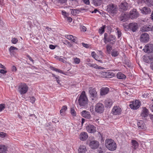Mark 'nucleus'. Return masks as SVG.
Here are the masks:
<instances>
[{
  "label": "nucleus",
  "mask_w": 153,
  "mask_h": 153,
  "mask_svg": "<svg viewBox=\"0 0 153 153\" xmlns=\"http://www.w3.org/2000/svg\"><path fill=\"white\" fill-rule=\"evenodd\" d=\"M109 91V88L107 87H102L100 89V95L101 96L105 95Z\"/></svg>",
  "instance_id": "obj_23"
},
{
  "label": "nucleus",
  "mask_w": 153,
  "mask_h": 153,
  "mask_svg": "<svg viewBox=\"0 0 153 153\" xmlns=\"http://www.w3.org/2000/svg\"><path fill=\"white\" fill-rule=\"evenodd\" d=\"M106 27V25H103L100 28L99 30V32L100 34H102L104 33L105 28Z\"/></svg>",
  "instance_id": "obj_36"
},
{
  "label": "nucleus",
  "mask_w": 153,
  "mask_h": 153,
  "mask_svg": "<svg viewBox=\"0 0 153 153\" xmlns=\"http://www.w3.org/2000/svg\"><path fill=\"white\" fill-rule=\"evenodd\" d=\"M149 56L145 55L143 56V61L146 62L148 63L149 62L150 59Z\"/></svg>",
  "instance_id": "obj_34"
},
{
  "label": "nucleus",
  "mask_w": 153,
  "mask_h": 153,
  "mask_svg": "<svg viewBox=\"0 0 153 153\" xmlns=\"http://www.w3.org/2000/svg\"><path fill=\"white\" fill-rule=\"evenodd\" d=\"M143 50L147 53L153 52V44L149 43L146 45L144 48Z\"/></svg>",
  "instance_id": "obj_9"
},
{
  "label": "nucleus",
  "mask_w": 153,
  "mask_h": 153,
  "mask_svg": "<svg viewBox=\"0 0 153 153\" xmlns=\"http://www.w3.org/2000/svg\"><path fill=\"white\" fill-rule=\"evenodd\" d=\"M91 55L94 58L97 55L95 52L94 51L91 53Z\"/></svg>",
  "instance_id": "obj_57"
},
{
  "label": "nucleus",
  "mask_w": 153,
  "mask_h": 153,
  "mask_svg": "<svg viewBox=\"0 0 153 153\" xmlns=\"http://www.w3.org/2000/svg\"><path fill=\"white\" fill-rule=\"evenodd\" d=\"M86 151V147L84 145H81L78 149L79 152V153H85Z\"/></svg>",
  "instance_id": "obj_27"
},
{
  "label": "nucleus",
  "mask_w": 153,
  "mask_h": 153,
  "mask_svg": "<svg viewBox=\"0 0 153 153\" xmlns=\"http://www.w3.org/2000/svg\"><path fill=\"white\" fill-rule=\"evenodd\" d=\"M66 38L69 40H71L72 41L74 42L76 44L78 43L77 38L75 36L71 35H66L65 36Z\"/></svg>",
  "instance_id": "obj_19"
},
{
  "label": "nucleus",
  "mask_w": 153,
  "mask_h": 153,
  "mask_svg": "<svg viewBox=\"0 0 153 153\" xmlns=\"http://www.w3.org/2000/svg\"><path fill=\"white\" fill-rule=\"evenodd\" d=\"M56 1L60 3H64L66 2L67 0H56Z\"/></svg>",
  "instance_id": "obj_51"
},
{
  "label": "nucleus",
  "mask_w": 153,
  "mask_h": 153,
  "mask_svg": "<svg viewBox=\"0 0 153 153\" xmlns=\"http://www.w3.org/2000/svg\"><path fill=\"white\" fill-rule=\"evenodd\" d=\"M88 101L87 98L85 94V92L83 91L82 92L80 95L77 103H78L80 106H83L87 103Z\"/></svg>",
  "instance_id": "obj_2"
},
{
  "label": "nucleus",
  "mask_w": 153,
  "mask_h": 153,
  "mask_svg": "<svg viewBox=\"0 0 153 153\" xmlns=\"http://www.w3.org/2000/svg\"><path fill=\"white\" fill-rule=\"evenodd\" d=\"M12 43L13 44H16L18 42V40L15 38H13L11 40Z\"/></svg>",
  "instance_id": "obj_46"
},
{
  "label": "nucleus",
  "mask_w": 153,
  "mask_h": 153,
  "mask_svg": "<svg viewBox=\"0 0 153 153\" xmlns=\"http://www.w3.org/2000/svg\"><path fill=\"white\" fill-rule=\"evenodd\" d=\"M80 29L81 31L83 32H85L86 30V27L83 26H81Z\"/></svg>",
  "instance_id": "obj_45"
},
{
  "label": "nucleus",
  "mask_w": 153,
  "mask_h": 153,
  "mask_svg": "<svg viewBox=\"0 0 153 153\" xmlns=\"http://www.w3.org/2000/svg\"><path fill=\"white\" fill-rule=\"evenodd\" d=\"M87 131L89 133H94L97 131L96 128L94 125H89L86 127Z\"/></svg>",
  "instance_id": "obj_14"
},
{
  "label": "nucleus",
  "mask_w": 153,
  "mask_h": 153,
  "mask_svg": "<svg viewBox=\"0 0 153 153\" xmlns=\"http://www.w3.org/2000/svg\"><path fill=\"white\" fill-rule=\"evenodd\" d=\"M116 38L114 36L112 35H108L106 33L104 34L103 40L105 44L109 42L111 44H114L116 42Z\"/></svg>",
  "instance_id": "obj_3"
},
{
  "label": "nucleus",
  "mask_w": 153,
  "mask_h": 153,
  "mask_svg": "<svg viewBox=\"0 0 153 153\" xmlns=\"http://www.w3.org/2000/svg\"><path fill=\"white\" fill-rule=\"evenodd\" d=\"M71 12V14L73 15H75L76 14V12L75 9H72Z\"/></svg>",
  "instance_id": "obj_52"
},
{
  "label": "nucleus",
  "mask_w": 153,
  "mask_h": 153,
  "mask_svg": "<svg viewBox=\"0 0 153 153\" xmlns=\"http://www.w3.org/2000/svg\"><path fill=\"white\" fill-rule=\"evenodd\" d=\"M120 8L123 10H126L128 9V4L125 2H122L119 6Z\"/></svg>",
  "instance_id": "obj_22"
},
{
  "label": "nucleus",
  "mask_w": 153,
  "mask_h": 153,
  "mask_svg": "<svg viewBox=\"0 0 153 153\" xmlns=\"http://www.w3.org/2000/svg\"><path fill=\"white\" fill-rule=\"evenodd\" d=\"M138 127L139 129H145L146 126L144 122L142 120H140L137 122Z\"/></svg>",
  "instance_id": "obj_21"
},
{
  "label": "nucleus",
  "mask_w": 153,
  "mask_h": 153,
  "mask_svg": "<svg viewBox=\"0 0 153 153\" xmlns=\"http://www.w3.org/2000/svg\"><path fill=\"white\" fill-rule=\"evenodd\" d=\"M85 63L86 64V63H89L90 62V59L89 58L86 59L85 60Z\"/></svg>",
  "instance_id": "obj_62"
},
{
  "label": "nucleus",
  "mask_w": 153,
  "mask_h": 153,
  "mask_svg": "<svg viewBox=\"0 0 153 153\" xmlns=\"http://www.w3.org/2000/svg\"><path fill=\"white\" fill-rule=\"evenodd\" d=\"M73 62L76 64H78L80 62V59L77 57H74L73 58Z\"/></svg>",
  "instance_id": "obj_35"
},
{
  "label": "nucleus",
  "mask_w": 153,
  "mask_h": 153,
  "mask_svg": "<svg viewBox=\"0 0 153 153\" xmlns=\"http://www.w3.org/2000/svg\"><path fill=\"white\" fill-rule=\"evenodd\" d=\"M6 135V134L3 132H1L0 133V137L2 138H3L5 137Z\"/></svg>",
  "instance_id": "obj_49"
},
{
  "label": "nucleus",
  "mask_w": 153,
  "mask_h": 153,
  "mask_svg": "<svg viewBox=\"0 0 153 153\" xmlns=\"http://www.w3.org/2000/svg\"><path fill=\"white\" fill-rule=\"evenodd\" d=\"M117 34L118 38H119L121 36V33L120 31L118 30L117 31Z\"/></svg>",
  "instance_id": "obj_53"
},
{
  "label": "nucleus",
  "mask_w": 153,
  "mask_h": 153,
  "mask_svg": "<svg viewBox=\"0 0 153 153\" xmlns=\"http://www.w3.org/2000/svg\"><path fill=\"white\" fill-rule=\"evenodd\" d=\"M113 103V101L110 99H107L105 100V106L107 108H110L111 107Z\"/></svg>",
  "instance_id": "obj_25"
},
{
  "label": "nucleus",
  "mask_w": 153,
  "mask_h": 153,
  "mask_svg": "<svg viewBox=\"0 0 153 153\" xmlns=\"http://www.w3.org/2000/svg\"><path fill=\"white\" fill-rule=\"evenodd\" d=\"M102 0H93V2L95 6L100 5Z\"/></svg>",
  "instance_id": "obj_33"
},
{
  "label": "nucleus",
  "mask_w": 153,
  "mask_h": 153,
  "mask_svg": "<svg viewBox=\"0 0 153 153\" xmlns=\"http://www.w3.org/2000/svg\"><path fill=\"white\" fill-rule=\"evenodd\" d=\"M54 71L60 73L61 74L63 73V71L60 70H59L58 69L56 68H53L52 69Z\"/></svg>",
  "instance_id": "obj_42"
},
{
  "label": "nucleus",
  "mask_w": 153,
  "mask_h": 153,
  "mask_svg": "<svg viewBox=\"0 0 153 153\" xmlns=\"http://www.w3.org/2000/svg\"><path fill=\"white\" fill-rule=\"evenodd\" d=\"M98 65L95 64H92V67L97 69Z\"/></svg>",
  "instance_id": "obj_58"
},
{
  "label": "nucleus",
  "mask_w": 153,
  "mask_h": 153,
  "mask_svg": "<svg viewBox=\"0 0 153 153\" xmlns=\"http://www.w3.org/2000/svg\"><path fill=\"white\" fill-rule=\"evenodd\" d=\"M94 58L96 60L98 61V62H100V63H102V60L99 59V57H98V56L97 55L96 56H95Z\"/></svg>",
  "instance_id": "obj_48"
},
{
  "label": "nucleus",
  "mask_w": 153,
  "mask_h": 153,
  "mask_svg": "<svg viewBox=\"0 0 153 153\" xmlns=\"http://www.w3.org/2000/svg\"><path fill=\"white\" fill-rule=\"evenodd\" d=\"M117 7L114 4H111L107 6V11L110 13L114 14L117 11Z\"/></svg>",
  "instance_id": "obj_5"
},
{
  "label": "nucleus",
  "mask_w": 153,
  "mask_h": 153,
  "mask_svg": "<svg viewBox=\"0 0 153 153\" xmlns=\"http://www.w3.org/2000/svg\"><path fill=\"white\" fill-rule=\"evenodd\" d=\"M88 91L90 97H96L97 96V92L94 88L90 87L88 88Z\"/></svg>",
  "instance_id": "obj_15"
},
{
  "label": "nucleus",
  "mask_w": 153,
  "mask_h": 153,
  "mask_svg": "<svg viewBox=\"0 0 153 153\" xmlns=\"http://www.w3.org/2000/svg\"><path fill=\"white\" fill-rule=\"evenodd\" d=\"M149 39V36L147 33H145L142 34L140 37V41L143 43L148 42Z\"/></svg>",
  "instance_id": "obj_10"
},
{
  "label": "nucleus",
  "mask_w": 153,
  "mask_h": 153,
  "mask_svg": "<svg viewBox=\"0 0 153 153\" xmlns=\"http://www.w3.org/2000/svg\"><path fill=\"white\" fill-rule=\"evenodd\" d=\"M148 110L145 107L143 108L142 112L140 115L141 116L143 117H145L148 116Z\"/></svg>",
  "instance_id": "obj_24"
},
{
  "label": "nucleus",
  "mask_w": 153,
  "mask_h": 153,
  "mask_svg": "<svg viewBox=\"0 0 153 153\" xmlns=\"http://www.w3.org/2000/svg\"><path fill=\"white\" fill-rule=\"evenodd\" d=\"M88 137L87 133L85 132H82L79 135V138L82 141H85L86 140Z\"/></svg>",
  "instance_id": "obj_17"
},
{
  "label": "nucleus",
  "mask_w": 153,
  "mask_h": 153,
  "mask_svg": "<svg viewBox=\"0 0 153 153\" xmlns=\"http://www.w3.org/2000/svg\"><path fill=\"white\" fill-rule=\"evenodd\" d=\"M150 67L151 69L153 71V62H152L150 64Z\"/></svg>",
  "instance_id": "obj_64"
},
{
  "label": "nucleus",
  "mask_w": 153,
  "mask_h": 153,
  "mask_svg": "<svg viewBox=\"0 0 153 153\" xmlns=\"http://www.w3.org/2000/svg\"><path fill=\"white\" fill-rule=\"evenodd\" d=\"M67 109V107L66 106H63L62 107L60 111V114L62 116H64L65 115V112Z\"/></svg>",
  "instance_id": "obj_31"
},
{
  "label": "nucleus",
  "mask_w": 153,
  "mask_h": 153,
  "mask_svg": "<svg viewBox=\"0 0 153 153\" xmlns=\"http://www.w3.org/2000/svg\"><path fill=\"white\" fill-rule=\"evenodd\" d=\"M71 113L73 116H75L76 115V113L74 109L72 108L71 109Z\"/></svg>",
  "instance_id": "obj_40"
},
{
  "label": "nucleus",
  "mask_w": 153,
  "mask_h": 153,
  "mask_svg": "<svg viewBox=\"0 0 153 153\" xmlns=\"http://www.w3.org/2000/svg\"><path fill=\"white\" fill-rule=\"evenodd\" d=\"M90 147L92 149H97L99 146V142L96 140L91 141L89 144Z\"/></svg>",
  "instance_id": "obj_13"
},
{
  "label": "nucleus",
  "mask_w": 153,
  "mask_h": 153,
  "mask_svg": "<svg viewBox=\"0 0 153 153\" xmlns=\"http://www.w3.org/2000/svg\"><path fill=\"white\" fill-rule=\"evenodd\" d=\"M138 27V25L135 22H132L130 23L128 25L129 28L133 32H135Z\"/></svg>",
  "instance_id": "obj_16"
},
{
  "label": "nucleus",
  "mask_w": 153,
  "mask_h": 153,
  "mask_svg": "<svg viewBox=\"0 0 153 153\" xmlns=\"http://www.w3.org/2000/svg\"><path fill=\"white\" fill-rule=\"evenodd\" d=\"M117 76V78L120 79H125L126 78V76L121 72L118 73Z\"/></svg>",
  "instance_id": "obj_30"
},
{
  "label": "nucleus",
  "mask_w": 153,
  "mask_h": 153,
  "mask_svg": "<svg viewBox=\"0 0 153 153\" xmlns=\"http://www.w3.org/2000/svg\"><path fill=\"white\" fill-rule=\"evenodd\" d=\"M82 45L84 47L86 48H88L89 47L88 45L87 44H85L84 43H82Z\"/></svg>",
  "instance_id": "obj_55"
},
{
  "label": "nucleus",
  "mask_w": 153,
  "mask_h": 153,
  "mask_svg": "<svg viewBox=\"0 0 153 153\" xmlns=\"http://www.w3.org/2000/svg\"><path fill=\"white\" fill-rule=\"evenodd\" d=\"M104 110V106L102 104L98 103L95 105V111L96 112L101 114L103 112Z\"/></svg>",
  "instance_id": "obj_6"
},
{
  "label": "nucleus",
  "mask_w": 153,
  "mask_h": 153,
  "mask_svg": "<svg viewBox=\"0 0 153 153\" xmlns=\"http://www.w3.org/2000/svg\"><path fill=\"white\" fill-rule=\"evenodd\" d=\"M112 114L114 115H119L121 114L122 112L121 108L119 106H114L112 110Z\"/></svg>",
  "instance_id": "obj_12"
},
{
  "label": "nucleus",
  "mask_w": 153,
  "mask_h": 153,
  "mask_svg": "<svg viewBox=\"0 0 153 153\" xmlns=\"http://www.w3.org/2000/svg\"><path fill=\"white\" fill-rule=\"evenodd\" d=\"M28 90V87L24 83H21L18 86V91L21 95L26 94Z\"/></svg>",
  "instance_id": "obj_4"
},
{
  "label": "nucleus",
  "mask_w": 153,
  "mask_h": 153,
  "mask_svg": "<svg viewBox=\"0 0 153 153\" xmlns=\"http://www.w3.org/2000/svg\"><path fill=\"white\" fill-rule=\"evenodd\" d=\"M15 50H17V48L16 47L11 46L9 49V51L10 52L12 53L13 51Z\"/></svg>",
  "instance_id": "obj_44"
},
{
  "label": "nucleus",
  "mask_w": 153,
  "mask_h": 153,
  "mask_svg": "<svg viewBox=\"0 0 153 153\" xmlns=\"http://www.w3.org/2000/svg\"><path fill=\"white\" fill-rule=\"evenodd\" d=\"M151 27L150 25H144L141 28V30L142 32H147L150 30Z\"/></svg>",
  "instance_id": "obj_26"
},
{
  "label": "nucleus",
  "mask_w": 153,
  "mask_h": 153,
  "mask_svg": "<svg viewBox=\"0 0 153 153\" xmlns=\"http://www.w3.org/2000/svg\"><path fill=\"white\" fill-rule=\"evenodd\" d=\"M67 18L68 20L69 21V22H71L72 21V19L69 17H67Z\"/></svg>",
  "instance_id": "obj_63"
},
{
  "label": "nucleus",
  "mask_w": 153,
  "mask_h": 153,
  "mask_svg": "<svg viewBox=\"0 0 153 153\" xmlns=\"http://www.w3.org/2000/svg\"><path fill=\"white\" fill-rule=\"evenodd\" d=\"M111 49L112 47L109 45H107L106 46V50L108 53L110 54L111 53Z\"/></svg>",
  "instance_id": "obj_38"
},
{
  "label": "nucleus",
  "mask_w": 153,
  "mask_h": 153,
  "mask_svg": "<svg viewBox=\"0 0 153 153\" xmlns=\"http://www.w3.org/2000/svg\"><path fill=\"white\" fill-rule=\"evenodd\" d=\"M49 48L52 49H54L55 48V46L52 45H50L49 46Z\"/></svg>",
  "instance_id": "obj_59"
},
{
  "label": "nucleus",
  "mask_w": 153,
  "mask_h": 153,
  "mask_svg": "<svg viewBox=\"0 0 153 153\" xmlns=\"http://www.w3.org/2000/svg\"><path fill=\"white\" fill-rule=\"evenodd\" d=\"M62 14L65 16V17H67V13L66 12L62 10Z\"/></svg>",
  "instance_id": "obj_54"
},
{
  "label": "nucleus",
  "mask_w": 153,
  "mask_h": 153,
  "mask_svg": "<svg viewBox=\"0 0 153 153\" xmlns=\"http://www.w3.org/2000/svg\"><path fill=\"white\" fill-rule=\"evenodd\" d=\"M105 146L109 150L114 151L117 148V145L114 141L112 139H107L105 141Z\"/></svg>",
  "instance_id": "obj_1"
},
{
  "label": "nucleus",
  "mask_w": 153,
  "mask_h": 153,
  "mask_svg": "<svg viewBox=\"0 0 153 153\" xmlns=\"http://www.w3.org/2000/svg\"><path fill=\"white\" fill-rule=\"evenodd\" d=\"M81 115L83 117L87 119H90L91 117L90 112L86 110L83 111L81 112Z\"/></svg>",
  "instance_id": "obj_18"
},
{
  "label": "nucleus",
  "mask_w": 153,
  "mask_h": 153,
  "mask_svg": "<svg viewBox=\"0 0 153 153\" xmlns=\"http://www.w3.org/2000/svg\"><path fill=\"white\" fill-rule=\"evenodd\" d=\"M7 72V71L5 69L0 70V73L3 74H5Z\"/></svg>",
  "instance_id": "obj_47"
},
{
  "label": "nucleus",
  "mask_w": 153,
  "mask_h": 153,
  "mask_svg": "<svg viewBox=\"0 0 153 153\" xmlns=\"http://www.w3.org/2000/svg\"><path fill=\"white\" fill-rule=\"evenodd\" d=\"M7 150V148L4 145H0V153H6Z\"/></svg>",
  "instance_id": "obj_29"
},
{
  "label": "nucleus",
  "mask_w": 153,
  "mask_h": 153,
  "mask_svg": "<svg viewBox=\"0 0 153 153\" xmlns=\"http://www.w3.org/2000/svg\"><path fill=\"white\" fill-rule=\"evenodd\" d=\"M131 147L134 149H136L138 148L139 144L137 142L134 140H133L131 141Z\"/></svg>",
  "instance_id": "obj_28"
},
{
  "label": "nucleus",
  "mask_w": 153,
  "mask_h": 153,
  "mask_svg": "<svg viewBox=\"0 0 153 153\" xmlns=\"http://www.w3.org/2000/svg\"><path fill=\"white\" fill-rule=\"evenodd\" d=\"M139 16V13L135 9H133L130 12L129 16L131 19H135L138 17Z\"/></svg>",
  "instance_id": "obj_11"
},
{
  "label": "nucleus",
  "mask_w": 153,
  "mask_h": 153,
  "mask_svg": "<svg viewBox=\"0 0 153 153\" xmlns=\"http://www.w3.org/2000/svg\"><path fill=\"white\" fill-rule=\"evenodd\" d=\"M129 105L130 107L134 110H136L139 108L140 105V102L137 100L131 102Z\"/></svg>",
  "instance_id": "obj_8"
},
{
  "label": "nucleus",
  "mask_w": 153,
  "mask_h": 153,
  "mask_svg": "<svg viewBox=\"0 0 153 153\" xmlns=\"http://www.w3.org/2000/svg\"><path fill=\"white\" fill-rule=\"evenodd\" d=\"M140 10L141 11V12L144 14H147L150 13L151 10L150 9L146 7H144L142 8L141 9L140 8Z\"/></svg>",
  "instance_id": "obj_20"
},
{
  "label": "nucleus",
  "mask_w": 153,
  "mask_h": 153,
  "mask_svg": "<svg viewBox=\"0 0 153 153\" xmlns=\"http://www.w3.org/2000/svg\"><path fill=\"white\" fill-rule=\"evenodd\" d=\"M0 68H2L4 69H6V68L4 65H3L1 63H0Z\"/></svg>",
  "instance_id": "obj_61"
},
{
  "label": "nucleus",
  "mask_w": 153,
  "mask_h": 153,
  "mask_svg": "<svg viewBox=\"0 0 153 153\" xmlns=\"http://www.w3.org/2000/svg\"><path fill=\"white\" fill-rule=\"evenodd\" d=\"M56 59L59 61H61L63 62H65V61L64 59H63L60 57H58L56 58Z\"/></svg>",
  "instance_id": "obj_50"
},
{
  "label": "nucleus",
  "mask_w": 153,
  "mask_h": 153,
  "mask_svg": "<svg viewBox=\"0 0 153 153\" xmlns=\"http://www.w3.org/2000/svg\"><path fill=\"white\" fill-rule=\"evenodd\" d=\"M144 2L145 4L148 6H153V0H146Z\"/></svg>",
  "instance_id": "obj_32"
},
{
  "label": "nucleus",
  "mask_w": 153,
  "mask_h": 153,
  "mask_svg": "<svg viewBox=\"0 0 153 153\" xmlns=\"http://www.w3.org/2000/svg\"><path fill=\"white\" fill-rule=\"evenodd\" d=\"M36 99L34 97H32L30 98V101L32 103H34Z\"/></svg>",
  "instance_id": "obj_43"
},
{
  "label": "nucleus",
  "mask_w": 153,
  "mask_h": 153,
  "mask_svg": "<svg viewBox=\"0 0 153 153\" xmlns=\"http://www.w3.org/2000/svg\"><path fill=\"white\" fill-rule=\"evenodd\" d=\"M118 54L119 53H118V51L115 50H112L111 53V55L112 56H117L118 55Z\"/></svg>",
  "instance_id": "obj_37"
},
{
  "label": "nucleus",
  "mask_w": 153,
  "mask_h": 153,
  "mask_svg": "<svg viewBox=\"0 0 153 153\" xmlns=\"http://www.w3.org/2000/svg\"><path fill=\"white\" fill-rule=\"evenodd\" d=\"M82 1L86 4H89L90 3L89 0H82Z\"/></svg>",
  "instance_id": "obj_56"
},
{
  "label": "nucleus",
  "mask_w": 153,
  "mask_h": 153,
  "mask_svg": "<svg viewBox=\"0 0 153 153\" xmlns=\"http://www.w3.org/2000/svg\"><path fill=\"white\" fill-rule=\"evenodd\" d=\"M100 76L103 78H111L114 76V74L111 72H101Z\"/></svg>",
  "instance_id": "obj_7"
},
{
  "label": "nucleus",
  "mask_w": 153,
  "mask_h": 153,
  "mask_svg": "<svg viewBox=\"0 0 153 153\" xmlns=\"http://www.w3.org/2000/svg\"><path fill=\"white\" fill-rule=\"evenodd\" d=\"M98 53L101 56H103V53L101 51H98Z\"/></svg>",
  "instance_id": "obj_60"
},
{
  "label": "nucleus",
  "mask_w": 153,
  "mask_h": 153,
  "mask_svg": "<svg viewBox=\"0 0 153 153\" xmlns=\"http://www.w3.org/2000/svg\"><path fill=\"white\" fill-rule=\"evenodd\" d=\"M5 107V105L4 104H0V112L4 110Z\"/></svg>",
  "instance_id": "obj_39"
},
{
  "label": "nucleus",
  "mask_w": 153,
  "mask_h": 153,
  "mask_svg": "<svg viewBox=\"0 0 153 153\" xmlns=\"http://www.w3.org/2000/svg\"><path fill=\"white\" fill-rule=\"evenodd\" d=\"M121 20L123 22H125L126 20V18L124 14H122L121 16Z\"/></svg>",
  "instance_id": "obj_41"
}]
</instances>
